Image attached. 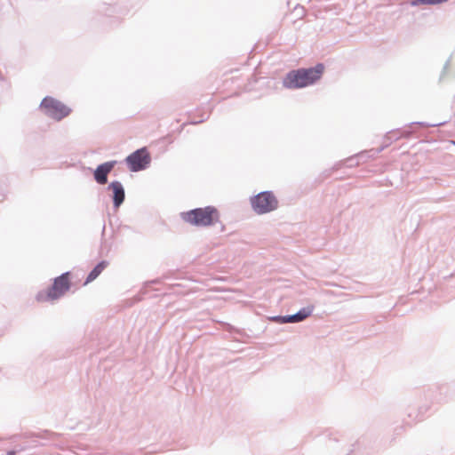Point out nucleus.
Here are the masks:
<instances>
[{
	"label": "nucleus",
	"instance_id": "nucleus-1",
	"mask_svg": "<svg viewBox=\"0 0 455 455\" xmlns=\"http://www.w3.org/2000/svg\"><path fill=\"white\" fill-rule=\"evenodd\" d=\"M324 71L323 64L315 68L291 71L283 80V86L289 89L302 88L313 84L320 79Z\"/></svg>",
	"mask_w": 455,
	"mask_h": 455
},
{
	"label": "nucleus",
	"instance_id": "nucleus-2",
	"mask_svg": "<svg viewBox=\"0 0 455 455\" xmlns=\"http://www.w3.org/2000/svg\"><path fill=\"white\" fill-rule=\"evenodd\" d=\"M182 220L193 226L208 227L219 222L220 213L214 206L196 208L181 213Z\"/></svg>",
	"mask_w": 455,
	"mask_h": 455
},
{
	"label": "nucleus",
	"instance_id": "nucleus-3",
	"mask_svg": "<svg viewBox=\"0 0 455 455\" xmlns=\"http://www.w3.org/2000/svg\"><path fill=\"white\" fill-rule=\"evenodd\" d=\"M69 273H64L57 277L51 288L45 292H40L36 299L38 301L57 299L63 296L70 288Z\"/></svg>",
	"mask_w": 455,
	"mask_h": 455
},
{
	"label": "nucleus",
	"instance_id": "nucleus-4",
	"mask_svg": "<svg viewBox=\"0 0 455 455\" xmlns=\"http://www.w3.org/2000/svg\"><path fill=\"white\" fill-rule=\"evenodd\" d=\"M40 108L57 121L63 119L71 113V109L68 106L52 97H45L42 100Z\"/></svg>",
	"mask_w": 455,
	"mask_h": 455
},
{
	"label": "nucleus",
	"instance_id": "nucleus-5",
	"mask_svg": "<svg viewBox=\"0 0 455 455\" xmlns=\"http://www.w3.org/2000/svg\"><path fill=\"white\" fill-rule=\"evenodd\" d=\"M252 209L259 214L272 212L277 208V199L271 192H261L251 199Z\"/></svg>",
	"mask_w": 455,
	"mask_h": 455
},
{
	"label": "nucleus",
	"instance_id": "nucleus-6",
	"mask_svg": "<svg viewBox=\"0 0 455 455\" xmlns=\"http://www.w3.org/2000/svg\"><path fill=\"white\" fill-rule=\"evenodd\" d=\"M151 157L146 148L138 149L126 158V163L132 172L145 169L150 163Z\"/></svg>",
	"mask_w": 455,
	"mask_h": 455
},
{
	"label": "nucleus",
	"instance_id": "nucleus-7",
	"mask_svg": "<svg viewBox=\"0 0 455 455\" xmlns=\"http://www.w3.org/2000/svg\"><path fill=\"white\" fill-rule=\"evenodd\" d=\"M313 307H307L306 308H302L295 315L287 316H275L273 317L272 320L279 323H298L307 318L311 315Z\"/></svg>",
	"mask_w": 455,
	"mask_h": 455
},
{
	"label": "nucleus",
	"instance_id": "nucleus-8",
	"mask_svg": "<svg viewBox=\"0 0 455 455\" xmlns=\"http://www.w3.org/2000/svg\"><path fill=\"white\" fill-rule=\"evenodd\" d=\"M114 167V162H107L97 167L94 172L95 180L101 185H104L108 181V174L112 171Z\"/></svg>",
	"mask_w": 455,
	"mask_h": 455
},
{
	"label": "nucleus",
	"instance_id": "nucleus-9",
	"mask_svg": "<svg viewBox=\"0 0 455 455\" xmlns=\"http://www.w3.org/2000/svg\"><path fill=\"white\" fill-rule=\"evenodd\" d=\"M114 194V204L119 207L124 200V189L119 181H114L109 185Z\"/></svg>",
	"mask_w": 455,
	"mask_h": 455
},
{
	"label": "nucleus",
	"instance_id": "nucleus-10",
	"mask_svg": "<svg viewBox=\"0 0 455 455\" xmlns=\"http://www.w3.org/2000/svg\"><path fill=\"white\" fill-rule=\"evenodd\" d=\"M107 266H108V262H106V261H101L100 263H99L88 275L84 284H87V283L92 282L93 280H95L101 274V272L106 268Z\"/></svg>",
	"mask_w": 455,
	"mask_h": 455
},
{
	"label": "nucleus",
	"instance_id": "nucleus-11",
	"mask_svg": "<svg viewBox=\"0 0 455 455\" xmlns=\"http://www.w3.org/2000/svg\"><path fill=\"white\" fill-rule=\"evenodd\" d=\"M15 454V451H10L8 452V455H14Z\"/></svg>",
	"mask_w": 455,
	"mask_h": 455
}]
</instances>
